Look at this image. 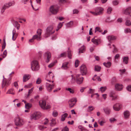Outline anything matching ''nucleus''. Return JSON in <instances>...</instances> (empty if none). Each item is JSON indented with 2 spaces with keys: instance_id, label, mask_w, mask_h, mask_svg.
Instances as JSON below:
<instances>
[{
  "instance_id": "obj_54",
  "label": "nucleus",
  "mask_w": 131,
  "mask_h": 131,
  "mask_svg": "<svg viewBox=\"0 0 131 131\" xmlns=\"http://www.w3.org/2000/svg\"><path fill=\"white\" fill-rule=\"evenodd\" d=\"M94 90L91 89H90L89 91H88V93L89 94H92L94 93Z\"/></svg>"
},
{
  "instance_id": "obj_61",
  "label": "nucleus",
  "mask_w": 131,
  "mask_h": 131,
  "mask_svg": "<svg viewBox=\"0 0 131 131\" xmlns=\"http://www.w3.org/2000/svg\"><path fill=\"white\" fill-rule=\"evenodd\" d=\"M41 79L40 78H38L36 81V83L37 84H39L41 83Z\"/></svg>"
},
{
  "instance_id": "obj_42",
  "label": "nucleus",
  "mask_w": 131,
  "mask_h": 131,
  "mask_svg": "<svg viewBox=\"0 0 131 131\" xmlns=\"http://www.w3.org/2000/svg\"><path fill=\"white\" fill-rule=\"evenodd\" d=\"M47 78L49 77L50 78L53 79L54 77V75L51 72H49L48 75H47Z\"/></svg>"
},
{
  "instance_id": "obj_27",
  "label": "nucleus",
  "mask_w": 131,
  "mask_h": 131,
  "mask_svg": "<svg viewBox=\"0 0 131 131\" xmlns=\"http://www.w3.org/2000/svg\"><path fill=\"white\" fill-rule=\"evenodd\" d=\"M6 93L14 95L15 94V91L14 89L11 88L8 90L6 92Z\"/></svg>"
},
{
  "instance_id": "obj_3",
  "label": "nucleus",
  "mask_w": 131,
  "mask_h": 131,
  "mask_svg": "<svg viewBox=\"0 0 131 131\" xmlns=\"http://www.w3.org/2000/svg\"><path fill=\"white\" fill-rule=\"evenodd\" d=\"M46 80L49 82L46 83L47 90L48 92H50L54 87V85L53 84V81H51L48 79H46Z\"/></svg>"
},
{
  "instance_id": "obj_5",
  "label": "nucleus",
  "mask_w": 131,
  "mask_h": 131,
  "mask_svg": "<svg viewBox=\"0 0 131 131\" xmlns=\"http://www.w3.org/2000/svg\"><path fill=\"white\" fill-rule=\"evenodd\" d=\"M15 4V2L14 1L10 2L7 3L5 4L1 9V13H3L6 9L8 8L11 6H13Z\"/></svg>"
},
{
  "instance_id": "obj_2",
  "label": "nucleus",
  "mask_w": 131,
  "mask_h": 131,
  "mask_svg": "<svg viewBox=\"0 0 131 131\" xmlns=\"http://www.w3.org/2000/svg\"><path fill=\"white\" fill-rule=\"evenodd\" d=\"M53 28L54 26L52 25L48 27L46 29V32L45 35V37L46 38L47 37L54 33L55 30Z\"/></svg>"
},
{
  "instance_id": "obj_52",
  "label": "nucleus",
  "mask_w": 131,
  "mask_h": 131,
  "mask_svg": "<svg viewBox=\"0 0 131 131\" xmlns=\"http://www.w3.org/2000/svg\"><path fill=\"white\" fill-rule=\"evenodd\" d=\"M124 32L127 34L128 32L131 33V30L129 28H127L124 29Z\"/></svg>"
},
{
  "instance_id": "obj_37",
  "label": "nucleus",
  "mask_w": 131,
  "mask_h": 131,
  "mask_svg": "<svg viewBox=\"0 0 131 131\" xmlns=\"http://www.w3.org/2000/svg\"><path fill=\"white\" fill-rule=\"evenodd\" d=\"M70 77L71 79L70 81L71 83H74L75 81V79L74 77V76L73 75H72Z\"/></svg>"
},
{
  "instance_id": "obj_34",
  "label": "nucleus",
  "mask_w": 131,
  "mask_h": 131,
  "mask_svg": "<svg viewBox=\"0 0 131 131\" xmlns=\"http://www.w3.org/2000/svg\"><path fill=\"white\" fill-rule=\"evenodd\" d=\"M68 57L70 59H71L72 58V52L71 50L69 48L68 49Z\"/></svg>"
},
{
  "instance_id": "obj_8",
  "label": "nucleus",
  "mask_w": 131,
  "mask_h": 131,
  "mask_svg": "<svg viewBox=\"0 0 131 131\" xmlns=\"http://www.w3.org/2000/svg\"><path fill=\"white\" fill-rule=\"evenodd\" d=\"M11 79V77L9 78L7 80L6 78L3 79L2 84V87L3 88L5 86H7L9 85L11 83L10 80Z\"/></svg>"
},
{
  "instance_id": "obj_59",
  "label": "nucleus",
  "mask_w": 131,
  "mask_h": 131,
  "mask_svg": "<svg viewBox=\"0 0 131 131\" xmlns=\"http://www.w3.org/2000/svg\"><path fill=\"white\" fill-rule=\"evenodd\" d=\"M79 62L78 60H75V67H77L79 64Z\"/></svg>"
},
{
  "instance_id": "obj_16",
  "label": "nucleus",
  "mask_w": 131,
  "mask_h": 131,
  "mask_svg": "<svg viewBox=\"0 0 131 131\" xmlns=\"http://www.w3.org/2000/svg\"><path fill=\"white\" fill-rule=\"evenodd\" d=\"M12 23L14 27L16 28L17 30L19 29L20 25L17 21L13 20L12 21Z\"/></svg>"
},
{
  "instance_id": "obj_57",
  "label": "nucleus",
  "mask_w": 131,
  "mask_h": 131,
  "mask_svg": "<svg viewBox=\"0 0 131 131\" xmlns=\"http://www.w3.org/2000/svg\"><path fill=\"white\" fill-rule=\"evenodd\" d=\"M113 4L114 5H116L118 4L119 2L117 0H114L113 1Z\"/></svg>"
},
{
  "instance_id": "obj_58",
  "label": "nucleus",
  "mask_w": 131,
  "mask_h": 131,
  "mask_svg": "<svg viewBox=\"0 0 131 131\" xmlns=\"http://www.w3.org/2000/svg\"><path fill=\"white\" fill-rule=\"evenodd\" d=\"M51 106L49 104H47L45 106V108H44V110H47L50 108L51 107Z\"/></svg>"
},
{
  "instance_id": "obj_10",
  "label": "nucleus",
  "mask_w": 131,
  "mask_h": 131,
  "mask_svg": "<svg viewBox=\"0 0 131 131\" xmlns=\"http://www.w3.org/2000/svg\"><path fill=\"white\" fill-rule=\"evenodd\" d=\"M122 107V105L121 103H117L115 104L113 106L114 110L116 111H119Z\"/></svg>"
},
{
  "instance_id": "obj_40",
  "label": "nucleus",
  "mask_w": 131,
  "mask_h": 131,
  "mask_svg": "<svg viewBox=\"0 0 131 131\" xmlns=\"http://www.w3.org/2000/svg\"><path fill=\"white\" fill-rule=\"evenodd\" d=\"M73 24L72 21H70L66 24V26L67 27H71Z\"/></svg>"
},
{
  "instance_id": "obj_6",
  "label": "nucleus",
  "mask_w": 131,
  "mask_h": 131,
  "mask_svg": "<svg viewBox=\"0 0 131 131\" xmlns=\"http://www.w3.org/2000/svg\"><path fill=\"white\" fill-rule=\"evenodd\" d=\"M42 30L40 29H38L37 31V34L33 36V38L35 39L40 41L41 39V33Z\"/></svg>"
},
{
  "instance_id": "obj_47",
  "label": "nucleus",
  "mask_w": 131,
  "mask_h": 131,
  "mask_svg": "<svg viewBox=\"0 0 131 131\" xmlns=\"http://www.w3.org/2000/svg\"><path fill=\"white\" fill-rule=\"evenodd\" d=\"M52 115L53 117H56L58 115V113L57 111H54L52 112Z\"/></svg>"
},
{
  "instance_id": "obj_38",
  "label": "nucleus",
  "mask_w": 131,
  "mask_h": 131,
  "mask_svg": "<svg viewBox=\"0 0 131 131\" xmlns=\"http://www.w3.org/2000/svg\"><path fill=\"white\" fill-rule=\"evenodd\" d=\"M66 90L69 91L70 93L73 94L74 93V90L71 88H66Z\"/></svg>"
},
{
  "instance_id": "obj_60",
  "label": "nucleus",
  "mask_w": 131,
  "mask_h": 131,
  "mask_svg": "<svg viewBox=\"0 0 131 131\" xmlns=\"http://www.w3.org/2000/svg\"><path fill=\"white\" fill-rule=\"evenodd\" d=\"M46 128V127L44 126H43L41 125L39 126L38 128H39L41 130H43L44 129Z\"/></svg>"
},
{
  "instance_id": "obj_17",
  "label": "nucleus",
  "mask_w": 131,
  "mask_h": 131,
  "mask_svg": "<svg viewBox=\"0 0 131 131\" xmlns=\"http://www.w3.org/2000/svg\"><path fill=\"white\" fill-rule=\"evenodd\" d=\"M115 93L111 92L110 93L109 96L112 100H115L117 99V96L115 95Z\"/></svg>"
},
{
  "instance_id": "obj_64",
  "label": "nucleus",
  "mask_w": 131,
  "mask_h": 131,
  "mask_svg": "<svg viewBox=\"0 0 131 131\" xmlns=\"http://www.w3.org/2000/svg\"><path fill=\"white\" fill-rule=\"evenodd\" d=\"M61 131H69V129L66 126Z\"/></svg>"
},
{
  "instance_id": "obj_25",
  "label": "nucleus",
  "mask_w": 131,
  "mask_h": 131,
  "mask_svg": "<svg viewBox=\"0 0 131 131\" xmlns=\"http://www.w3.org/2000/svg\"><path fill=\"white\" fill-rule=\"evenodd\" d=\"M104 112L107 115L109 114L111 112V109L108 107H105L103 108Z\"/></svg>"
},
{
  "instance_id": "obj_31",
  "label": "nucleus",
  "mask_w": 131,
  "mask_h": 131,
  "mask_svg": "<svg viewBox=\"0 0 131 131\" xmlns=\"http://www.w3.org/2000/svg\"><path fill=\"white\" fill-rule=\"evenodd\" d=\"M79 53H83L85 51V48L84 46H83L81 47L79 49Z\"/></svg>"
},
{
  "instance_id": "obj_15",
  "label": "nucleus",
  "mask_w": 131,
  "mask_h": 131,
  "mask_svg": "<svg viewBox=\"0 0 131 131\" xmlns=\"http://www.w3.org/2000/svg\"><path fill=\"white\" fill-rule=\"evenodd\" d=\"M18 35V33L16 32V29L14 28L12 31V39L13 41H15Z\"/></svg>"
},
{
  "instance_id": "obj_1",
  "label": "nucleus",
  "mask_w": 131,
  "mask_h": 131,
  "mask_svg": "<svg viewBox=\"0 0 131 131\" xmlns=\"http://www.w3.org/2000/svg\"><path fill=\"white\" fill-rule=\"evenodd\" d=\"M31 68L33 71H37L38 70L40 67L38 61L36 60L32 61L31 64Z\"/></svg>"
},
{
  "instance_id": "obj_23",
  "label": "nucleus",
  "mask_w": 131,
  "mask_h": 131,
  "mask_svg": "<svg viewBox=\"0 0 131 131\" xmlns=\"http://www.w3.org/2000/svg\"><path fill=\"white\" fill-rule=\"evenodd\" d=\"M123 13L126 15H129L131 13V7H129L123 11Z\"/></svg>"
},
{
  "instance_id": "obj_33",
  "label": "nucleus",
  "mask_w": 131,
  "mask_h": 131,
  "mask_svg": "<svg viewBox=\"0 0 131 131\" xmlns=\"http://www.w3.org/2000/svg\"><path fill=\"white\" fill-rule=\"evenodd\" d=\"M103 64L106 67L109 68L111 66V63L110 62L108 61L106 63L104 62Z\"/></svg>"
},
{
  "instance_id": "obj_18",
  "label": "nucleus",
  "mask_w": 131,
  "mask_h": 131,
  "mask_svg": "<svg viewBox=\"0 0 131 131\" xmlns=\"http://www.w3.org/2000/svg\"><path fill=\"white\" fill-rule=\"evenodd\" d=\"M107 38L108 39L109 42L110 43H111V41L116 39V37L115 36L112 35L108 36H107Z\"/></svg>"
},
{
  "instance_id": "obj_50",
  "label": "nucleus",
  "mask_w": 131,
  "mask_h": 131,
  "mask_svg": "<svg viewBox=\"0 0 131 131\" xmlns=\"http://www.w3.org/2000/svg\"><path fill=\"white\" fill-rule=\"evenodd\" d=\"M110 122L111 123H113L116 121V119L114 118H111L109 119Z\"/></svg>"
},
{
  "instance_id": "obj_24",
  "label": "nucleus",
  "mask_w": 131,
  "mask_h": 131,
  "mask_svg": "<svg viewBox=\"0 0 131 131\" xmlns=\"http://www.w3.org/2000/svg\"><path fill=\"white\" fill-rule=\"evenodd\" d=\"M30 78V76L28 74H26L24 75L23 77V81L25 82L28 81Z\"/></svg>"
},
{
  "instance_id": "obj_13",
  "label": "nucleus",
  "mask_w": 131,
  "mask_h": 131,
  "mask_svg": "<svg viewBox=\"0 0 131 131\" xmlns=\"http://www.w3.org/2000/svg\"><path fill=\"white\" fill-rule=\"evenodd\" d=\"M115 89L118 91H122L124 87L123 85L121 84L117 83L115 84Z\"/></svg>"
},
{
  "instance_id": "obj_56",
  "label": "nucleus",
  "mask_w": 131,
  "mask_h": 131,
  "mask_svg": "<svg viewBox=\"0 0 131 131\" xmlns=\"http://www.w3.org/2000/svg\"><path fill=\"white\" fill-rule=\"evenodd\" d=\"M126 25L127 26H129L131 25V23L130 21L128 20H126V23H125Z\"/></svg>"
},
{
  "instance_id": "obj_48",
  "label": "nucleus",
  "mask_w": 131,
  "mask_h": 131,
  "mask_svg": "<svg viewBox=\"0 0 131 131\" xmlns=\"http://www.w3.org/2000/svg\"><path fill=\"white\" fill-rule=\"evenodd\" d=\"M67 56V53L66 52H64L63 53H61L60 56H59V58L61 57H65Z\"/></svg>"
},
{
  "instance_id": "obj_28",
  "label": "nucleus",
  "mask_w": 131,
  "mask_h": 131,
  "mask_svg": "<svg viewBox=\"0 0 131 131\" xmlns=\"http://www.w3.org/2000/svg\"><path fill=\"white\" fill-rule=\"evenodd\" d=\"M124 117L125 118H128L130 115L129 112L128 111H125L124 112Z\"/></svg>"
},
{
  "instance_id": "obj_30",
  "label": "nucleus",
  "mask_w": 131,
  "mask_h": 131,
  "mask_svg": "<svg viewBox=\"0 0 131 131\" xmlns=\"http://www.w3.org/2000/svg\"><path fill=\"white\" fill-rule=\"evenodd\" d=\"M123 62L125 64H127L128 62V57H125L122 58Z\"/></svg>"
},
{
  "instance_id": "obj_35",
  "label": "nucleus",
  "mask_w": 131,
  "mask_h": 131,
  "mask_svg": "<svg viewBox=\"0 0 131 131\" xmlns=\"http://www.w3.org/2000/svg\"><path fill=\"white\" fill-rule=\"evenodd\" d=\"M51 122L50 123V125L51 126H53L56 124V122L55 119L52 118L51 120Z\"/></svg>"
},
{
  "instance_id": "obj_32",
  "label": "nucleus",
  "mask_w": 131,
  "mask_h": 131,
  "mask_svg": "<svg viewBox=\"0 0 131 131\" xmlns=\"http://www.w3.org/2000/svg\"><path fill=\"white\" fill-rule=\"evenodd\" d=\"M91 41L95 44L97 45L99 44V40L95 39L94 38H93L92 39Z\"/></svg>"
},
{
  "instance_id": "obj_36",
  "label": "nucleus",
  "mask_w": 131,
  "mask_h": 131,
  "mask_svg": "<svg viewBox=\"0 0 131 131\" xmlns=\"http://www.w3.org/2000/svg\"><path fill=\"white\" fill-rule=\"evenodd\" d=\"M78 128L80 129V131H88V130L85 129L82 125H79L78 126Z\"/></svg>"
},
{
  "instance_id": "obj_20",
  "label": "nucleus",
  "mask_w": 131,
  "mask_h": 131,
  "mask_svg": "<svg viewBox=\"0 0 131 131\" xmlns=\"http://www.w3.org/2000/svg\"><path fill=\"white\" fill-rule=\"evenodd\" d=\"M39 105L40 106L42 109L45 108V106L46 105V102L45 101L41 100L39 102Z\"/></svg>"
},
{
  "instance_id": "obj_62",
  "label": "nucleus",
  "mask_w": 131,
  "mask_h": 131,
  "mask_svg": "<svg viewBox=\"0 0 131 131\" xmlns=\"http://www.w3.org/2000/svg\"><path fill=\"white\" fill-rule=\"evenodd\" d=\"M120 58L119 54H116L114 57V60L118 59Z\"/></svg>"
},
{
  "instance_id": "obj_26",
  "label": "nucleus",
  "mask_w": 131,
  "mask_h": 131,
  "mask_svg": "<svg viewBox=\"0 0 131 131\" xmlns=\"http://www.w3.org/2000/svg\"><path fill=\"white\" fill-rule=\"evenodd\" d=\"M111 45L110 43H108L107 44V46L109 47L110 48H112L113 49V52L114 53L115 52H117L118 51L117 49L115 47V46L114 45H113L112 46H110Z\"/></svg>"
},
{
  "instance_id": "obj_45",
  "label": "nucleus",
  "mask_w": 131,
  "mask_h": 131,
  "mask_svg": "<svg viewBox=\"0 0 131 131\" xmlns=\"http://www.w3.org/2000/svg\"><path fill=\"white\" fill-rule=\"evenodd\" d=\"M97 76L96 75H94V78H92V79L93 80L95 81V80L96 79L98 81H101V78L99 77H97L95 79V77L96 76Z\"/></svg>"
},
{
  "instance_id": "obj_22",
  "label": "nucleus",
  "mask_w": 131,
  "mask_h": 131,
  "mask_svg": "<svg viewBox=\"0 0 131 131\" xmlns=\"http://www.w3.org/2000/svg\"><path fill=\"white\" fill-rule=\"evenodd\" d=\"M69 67V62H64L62 64V68L63 69H67Z\"/></svg>"
},
{
  "instance_id": "obj_11",
  "label": "nucleus",
  "mask_w": 131,
  "mask_h": 131,
  "mask_svg": "<svg viewBox=\"0 0 131 131\" xmlns=\"http://www.w3.org/2000/svg\"><path fill=\"white\" fill-rule=\"evenodd\" d=\"M80 72L82 75H85L87 72V70L86 66L83 64L80 67Z\"/></svg>"
},
{
  "instance_id": "obj_14",
  "label": "nucleus",
  "mask_w": 131,
  "mask_h": 131,
  "mask_svg": "<svg viewBox=\"0 0 131 131\" xmlns=\"http://www.w3.org/2000/svg\"><path fill=\"white\" fill-rule=\"evenodd\" d=\"M104 9L100 7L96 8L95 9V11L97 15L102 14L103 13Z\"/></svg>"
},
{
  "instance_id": "obj_51",
  "label": "nucleus",
  "mask_w": 131,
  "mask_h": 131,
  "mask_svg": "<svg viewBox=\"0 0 131 131\" xmlns=\"http://www.w3.org/2000/svg\"><path fill=\"white\" fill-rule=\"evenodd\" d=\"M112 10V8L111 7H108L107 10V13L108 14H110L111 13V11Z\"/></svg>"
},
{
  "instance_id": "obj_46",
  "label": "nucleus",
  "mask_w": 131,
  "mask_h": 131,
  "mask_svg": "<svg viewBox=\"0 0 131 131\" xmlns=\"http://www.w3.org/2000/svg\"><path fill=\"white\" fill-rule=\"evenodd\" d=\"M32 104H31L28 103L26 104H25V107L27 109H29L32 106Z\"/></svg>"
},
{
  "instance_id": "obj_7",
  "label": "nucleus",
  "mask_w": 131,
  "mask_h": 131,
  "mask_svg": "<svg viewBox=\"0 0 131 131\" xmlns=\"http://www.w3.org/2000/svg\"><path fill=\"white\" fill-rule=\"evenodd\" d=\"M41 114L39 112H35L30 116V119L36 120L39 118L41 116Z\"/></svg>"
},
{
  "instance_id": "obj_29",
  "label": "nucleus",
  "mask_w": 131,
  "mask_h": 131,
  "mask_svg": "<svg viewBox=\"0 0 131 131\" xmlns=\"http://www.w3.org/2000/svg\"><path fill=\"white\" fill-rule=\"evenodd\" d=\"M68 114L67 113H65L62 115L61 118V121H63L65 120V118L67 117Z\"/></svg>"
},
{
  "instance_id": "obj_9",
  "label": "nucleus",
  "mask_w": 131,
  "mask_h": 131,
  "mask_svg": "<svg viewBox=\"0 0 131 131\" xmlns=\"http://www.w3.org/2000/svg\"><path fill=\"white\" fill-rule=\"evenodd\" d=\"M49 9L50 12L54 14H56L58 12V8L57 6L55 5L51 6Z\"/></svg>"
},
{
  "instance_id": "obj_4",
  "label": "nucleus",
  "mask_w": 131,
  "mask_h": 131,
  "mask_svg": "<svg viewBox=\"0 0 131 131\" xmlns=\"http://www.w3.org/2000/svg\"><path fill=\"white\" fill-rule=\"evenodd\" d=\"M14 122L15 125L17 126H21L24 123V120L22 118L18 116L16 117L15 119Z\"/></svg>"
},
{
  "instance_id": "obj_21",
  "label": "nucleus",
  "mask_w": 131,
  "mask_h": 131,
  "mask_svg": "<svg viewBox=\"0 0 131 131\" xmlns=\"http://www.w3.org/2000/svg\"><path fill=\"white\" fill-rule=\"evenodd\" d=\"M77 101V100L76 99L74 98H72L69 100V102L70 107H73L74 105V104L71 103L72 102H76Z\"/></svg>"
},
{
  "instance_id": "obj_44",
  "label": "nucleus",
  "mask_w": 131,
  "mask_h": 131,
  "mask_svg": "<svg viewBox=\"0 0 131 131\" xmlns=\"http://www.w3.org/2000/svg\"><path fill=\"white\" fill-rule=\"evenodd\" d=\"M63 23H64L63 22L62 23H60L58 24L57 26L58 28L56 29V31H58V30L62 27Z\"/></svg>"
},
{
  "instance_id": "obj_39",
  "label": "nucleus",
  "mask_w": 131,
  "mask_h": 131,
  "mask_svg": "<svg viewBox=\"0 0 131 131\" xmlns=\"http://www.w3.org/2000/svg\"><path fill=\"white\" fill-rule=\"evenodd\" d=\"M101 68L100 67L97 65L95 66V67L94 70H95L96 71H99L101 69Z\"/></svg>"
},
{
  "instance_id": "obj_53",
  "label": "nucleus",
  "mask_w": 131,
  "mask_h": 131,
  "mask_svg": "<svg viewBox=\"0 0 131 131\" xmlns=\"http://www.w3.org/2000/svg\"><path fill=\"white\" fill-rule=\"evenodd\" d=\"M97 31H98L99 32H101V31L100 28L98 27H96L95 28L94 32L95 33H96Z\"/></svg>"
},
{
  "instance_id": "obj_55",
  "label": "nucleus",
  "mask_w": 131,
  "mask_h": 131,
  "mask_svg": "<svg viewBox=\"0 0 131 131\" xmlns=\"http://www.w3.org/2000/svg\"><path fill=\"white\" fill-rule=\"evenodd\" d=\"M32 83H30L27 85H25L24 86V87L27 88H29L32 86Z\"/></svg>"
},
{
  "instance_id": "obj_43",
  "label": "nucleus",
  "mask_w": 131,
  "mask_h": 131,
  "mask_svg": "<svg viewBox=\"0 0 131 131\" xmlns=\"http://www.w3.org/2000/svg\"><path fill=\"white\" fill-rule=\"evenodd\" d=\"M106 123V121L105 120L103 119H102L100 121H99V123L100 125L101 126L104 125V124Z\"/></svg>"
},
{
  "instance_id": "obj_12",
  "label": "nucleus",
  "mask_w": 131,
  "mask_h": 131,
  "mask_svg": "<svg viewBox=\"0 0 131 131\" xmlns=\"http://www.w3.org/2000/svg\"><path fill=\"white\" fill-rule=\"evenodd\" d=\"M80 75L77 74L76 76V81L77 83L81 84L82 83L83 78L82 77H79Z\"/></svg>"
},
{
  "instance_id": "obj_19",
  "label": "nucleus",
  "mask_w": 131,
  "mask_h": 131,
  "mask_svg": "<svg viewBox=\"0 0 131 131\" xmlns=\"http://www.w3.org/2000/svg\"><path fill=\"white\" fill-rule=\"evenodd\" d=\"M44 56L45 57L47 58L46 62H48L49 61L51 58V54L48 51L47 52L45 53Z\"/></svg>"
},
{
  "instance_id": "obj_41",
  "label": "nucleus",
  "mask_w": 131,
  "mask_h": 131,
  "mask_svg": "<svg viewBox=\"0 0 131 131\" xmlns=\"http://www.w3.org/2000/svg\"><path fill=\"white\" fill-rule=\"evenodd\" d=\"M107 88L106 86H102L100 88V91L102 93L104 92L106 89Z\"/></svg>"
},
{
  "instance_id": "obj_63",
  "label": "nucleus",
  "mask_w": 131,
  "mask_h": 131,
  "mask_svg": "<svg viewBox=\"0 0 131 131\" xmlns=\"http://www.w3.org/2000/svg\"><path fill=\"white\" fill-rule=\"evenodd\" d=\"M127 89L128 91H131V85H129L127 87Z\"/></svg>"
},
{
  "instance_id": "obj_49",
  "label": "nucleus",
  "mask_w": 131,
  "mask_h": 131,
  "mask_svg": "<svg viewBox=\"0 0 131 131\" xmlns=\"http://www.w3.org/2000/svg\"><path fill=\"white\" fill-rule=\"evenodd\" d=\"M7 51L6 50H5L3 52V54L2 55V57L3 58H5L7 56Z\"/></svg>"
}]
</instances>
